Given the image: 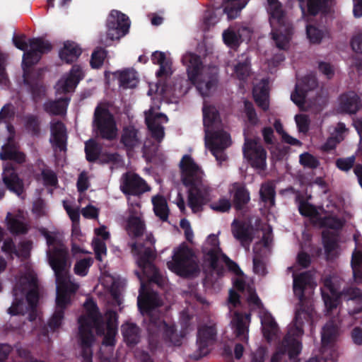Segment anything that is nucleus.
Wrapping results in <instances>:
<instances>
[{
	"label": "nucleus",
	"mask_w": 362,
	"mask_h": 362,
	"mask_svg": "<svg viewBox=\"0 0 362 362\" xmlns=\"http://www.w3.org/2000/svg\"><path fill=\"white\" fill-rule=\"evenodd\" d=\"M94 126L105 139H112L117 134V128L113 116L104 105H100L95 109Z\"/></svg>",
	"instance_id": "15"
},
{
	"label": "nucleus",
	"mask_w": 362,
	"mask_h": 362,
	"mask_svg": "<svg viewBox=\"0 0 362 362\" xmlns=\"http://www.w3.org/2000/svg\"><path fill=\"white\" fill-rule=\"evenodd\" d=\"M235 76L242 83L247 81L248 78H250V62L245 57L244 62H239L233 67Z\"/></svg>",
	"instance_id": "44"
},
{
	"label": "nucleus",
	"mask_w": 362,
	"mask_h": 362,
	"mask_svg": "<svg viewBox=\"0 0 362 362\" xmlns=\"http://www.w3.org/2000/svg\"><path fill=\"white\" fill-rule=\"evenodd\" d=\"M230 194L234 204H247L250 199L247 189L245 186L238 183L231 185Z\"/></svg>",
	"instance_id": "40"
},
{
	"label": "nucleus",
	"mask_w": 362,
	"mask_h": 362,
	"mask_svg": "<svg viewBox=\"0 0 362 362\" xmlns=\"http://www.w3.org/2000/svg\"><path fill=\"white\" fill-rule=\"evenodd\" d=\"M243 153L252 167L262 170L266 166V151L257 141L245 139Z\"/></svg>",
	"instance_id": "22"
},
{
	"label": "nucleus",
	"mask_w": 362,
	"mask_h": 362,
	"mask_svg": "<svg viewBox=\"0 0 362 362\" xmlns=\"http://www.w3.org/2000/svg\"><path fill=\"white\" fill-rule=\"evenodd\" d=\"M224 43L230 48H236L245 40L251 36L250 30L245 27L233 25L225 30L222 34Z\"/></svg>",
	"instance_id": "24"
},
{
	"label": "nucleus",
	"mask_w": 362,
	"mask_h": 362,
	"mask_svg": "<svg viewBox=\"0 0 362 362\" xmlns=\"http://www.w3.org/2000/svg\"><path fill=\"white\" fill-rule=\"evenodd\" d=\"M27 69H23V81L25 84L29 86L32 95L34 100H37L45 95L46 88L45 86L39 79L40 74H37V78L35 79L32 78L26 71Z\"/></svg>",
	"instance_id": "33"
},
{
	"label": "nucleus",
	"mask_w": 362,
	"mask_h": 362,
	"mask_svg": "<svg viewBox=\"0 0 362 362\" xmlns=\"http://www.w3.org/2000/svg\"><path fill=\"white\" fill-rule=\"evenodd\" d=\"M251 314L235 311L230 321V327L235 339L247 343Z\"/></svg>",
	"instance_id": "23"
},
{
	"label": "nucleus",
	"mask_w": 362,
	"mask_h": 362,
	"mask_svg": "<svg viewBox=\"0 0 362 362\" xmlns=\"http://www.w3.org/2000/svg\"><path fill=\"white\" fill-rule=\"evenodd\" d=\"M351 45L354 52L362 53V33L353 36Z\"/></svg>",
	"instance_id": "64"
},
{
	"label": "nucleus",
	"mask_w": 362,
	"mask_h": 362,
	"mask_svg": "<svg viewBox=\"0 0 362 362\" xmlns=\"http://www.w3.org/2000/svg\"><path fill=\"white\" fill-rule=\"evenodd\" d=\"M113 75L119 81V84L124 88L136 86L138 79L137 75L133 69H125L113 73Z\"/></svg>",
	"instance_id": "37"
},
{
	"label": "nucleus",
	"mask_w": 362,
	"mask_h": 362,
	"mask_svg": "<svg viewBox=\"0 0 362 362\" xmlns=\"http://www.w3.org/2000/svg\"><path fill=\"white\" fill-rule=\"evenodd\" d=\"M106 57V53L104 49H99L95 50L91 56L90 65L93 68L97 69L100 67Z\"/></svg>",
	"instance_id": "54"
},
{
	"label": "nucleus",
	"mask_w": 362,
	"mask_h": 362,
	"mask_svg": "<svg viewBox=\"0 0 362 362\" xmlns=\"http://www.w3.org/2000/svg\"><path fill=\"white\" fill-rule=\"evenodd\" d=\"M300 163L305 168L314 169L319 166L320 162L314 156L304 153L300 156Z\"/></svg>",
	"instance_id": "52"
},
{
	"label": "nucleus",
	"mask_w": 362,
	"mask_h": 362,
	"mask_svg": "<svg viewBox=\"0 0 362 362\" xmlns=\"http://www.w3.org/2000/svg\"><path fill=\"white\" fill-rule=\"evenodd\" d=\"M338 327L332 321L327 322L321 332L322 349L332 348L337 338Z\"/></svg>",
	"instance_id": "31"
},
{
	"label": "nucleus",
	"mask_w": 362,
	"mask_h": 362,
	"mask_svg": "<svg viewBox=\"0 0 362 362\" xmlns=\"http://www.w3.org/2000/svg\"><path fill=\"white\" fill-rule=\"evenodd\" d=\"M260 197L263 202L274 204L275 192L274 187L270 183H266L262 185L260 188Z\"/></svg>",
	"instance_id": "48"
},
{
	"label": "nucleus",
	"mask_w": 362,
	"mask_h": 362,
	"mask_svg": "<svg viewBox=\"0 0 362 362\" xmlns=\"http://www.w3.org/2000/svg\"><path fill=\"white\" fill-rule=\"evenodd\" d=\"M122 142L129 151L139 144L137 130L134 127H126L122 136Z\"/></svg>",
	"instance_id": "42"
},
{
	"label": "nucleus",
	"mask_w": 362,
	"mask_h": 362,
	"mask_svg": "<svg viewBox=\"0 0 362 362\" xmlns=\"http://www.w3.org/2000/svg\"><path fill=\"white\" fill-rule=\"evenodd\" d=\"M159 106L151 107L145 112V120L151 136L158 142H160L164 136V128L163 124L168 121V117L158 112Z\"/></svg>",
	"instance_id": "19"
},
{
	"label": "nucleus",
	"mask_w": 362,
	"mask_h": 362,
	"mask_svg": "<svg viewBox=\"0 0 362 362\" xmlns=\"http://www.w3.org/2000/svg\"><path fill=\"white\" fill-rule=\"evenodd\" d=\"M346 132L345 125L342 123H339L334 131L331 132V136L325 143L322 148L324 151H329L334 148L337 144L344 139Z\"/></svg>",
	"instance_id": "38"
},
{
	"label": "nucleus",
	"mask_w": 362,
	"mask_h": 362,
	"mask_svg": "<svg viewBox=\"0 0 362 362\" xmlns=\"http://www.w3.org/2000/svg\"><path fill=\"white\" fill-rule=\"evenodd\" d=\"M15 108L12 103H6L4 105L0 111V123L1 122H10L14 119Z\"/></svg>",
	"instance_id": "50"
},
{
	"label": "nucleus",
	"mask_w": 362,
	"mask_h": 362,
	"mask_svg": "<svg viewBox=\"0 0 362 362\" xmlns=\"http://www.w3.org/2000/svg\"><path fill=\"white\" fill-rule=\"evenodd\" d=\"M56 94H64L65 96L56 100H50L44 104L46 112L52 115H62L66 113L68 105V74H64L55 86Z\"/></svg>",
	"instance_id": "17"
},
{
	"label": "nucleus",
	"mask_w": 362,
	"mask_h": 362,
	"mask_svg": "<svg viewBox=\"0 0 362 362\" xmlns=\"http://www.w3.org/2000/svg\"><path fill=\"white\" fill-rule=\"evenodd\" d=\"M85 151L87 159L90 161H93L98 158L100 148L95 141L90 139L86 142Z\"/></svg>",
	"instance_id": "51"
},
{
	"label": "nucleus",
	"mask_w": 362,
	"mask_h": 362,
	"mask_svg": "<svg viewBox=\"0 0 362 362\" xmlns=\"http://www.w3.org/2000/svg\"><path fill=\"white\" fill-rule=\"evenodd\" d=\"M93 247L95 259L98 261H102V256L107 254L105 243L100 238H94L93 241Z\"/></svg>",
	"instance_id": "53"
},
{
	"label": "nucleus",
	"mask_w": 362,
	"mask_h": 362,
	"mask_svg": "<svg viewBox=\"0 0 362 362\" xmlns=\"http://www.w3.org/2000/svg\"><path fill=\"white\" fill-rule=\"evenodd\" d=\"M203 122L205 131V146L216 158L219 165L226 161L225 149L231 145L230 134L222 128L218 112L215 107H203Z\"/></svg>",
	"instance_id": "4"
},
{
	"label": "nucleus",
	"mask_w": 362,
	"mask_h": 362,
	"mask_svg": "<svg viewBox=\"0 0 362 362\" xmlns=\"http://www.w3.org/2000/svg\"><path fill=\"white\" fill-rule=\"evenodd\" d=\"M295 121L300 132L306 133L309 128L310 120L307 115L300 114L295 117Z\"/></svg>",
	"instance_id": "59"
},
{
	"label": "nucleus",
	"mask_w": 362,
	"mask_h": 362,
	"mask_svg": "<svg viewBox=\"0 0 362 362\" xmlns=\"http://www.w3.org/2000/svg\"><path fill=\"white\" fill-rule=\"evenodd\" d=\"M274 127L277 133L281 135L284 141L291 145H300V141L288 135L283 129V126L279 121H276Z\"/></svg>",
	"instance_id": "56"
},
{
	"label": "nucleus",
	"mask_w": 362,
	"mask_h": 362,
	"mask_svg": "<svg viewBox=\"0 0 362 362\" xmlns=\"http://www.w3.org/2000/svg\"><path fill=\"white\" fill-rule=\"evenodd\" d=\"M267 9L270 15L272 39L279 49H286L288 47L292 31L291 25L285 18L281 5L278 0H267Z\"/></svg>",
	"instance_id": "11"
},
{
	"label": "nucleus",
	"mask_w": 362,
	"mask_h": 362,
	"mask_svg": "<svg viewBox=\"0 0 362 362\" xmlns=\"http://www.w3.org/2000/svg\"><path fill=\"white\" fill-rule=\"evenodd\" d=\"M93 264V260L90 257H86L77 261L74 265V273L81 276L87 275L88 269Z\"/></svg>",
	"instance_id": "49"
},
{
	"label": "nucleus",
	"mask_w": 362,
	"mask_h": 362,
	"mask_svg": "<svg viewBox=\"0 0 362 362\" xmlns=\"http://www.w3.org/2000/svg\"><path fill=\"white\" fill-rule=\"evenodd\" d=\"M202 252L204 264L218 276H223L225 273V268L219 264L220 261L226 264L228 272L237 276L243 274L238 264L223 252L216 235L211 234L208 236L202 247Z\"/></svg>",
	"instance_id": "10"
},
{
	"label": "nucleus",
	"mask_w": 362,
	"mask_h": 362,
	"mask_svg": "<svg viewBox=\"0 0 362 362\" xmlns=\"http://www.w3.org/2000/svg\"><path fill=\"white\" fill-rule=\"evenodd\" d=\"M126 230L132 238H138L144 233L145 223L140 217L129 216L127 221Z\"/></svg>",
	"instance_id": "36"
},
{
	"label": "nucleus",
	"mask_w": 362,
	"mask_h": 362,
	"mask_svg": "<svg viewBox=\"0 0 362 362\" xmlns=\"http://www.w3.org/2000/svg\"><path fill=\"white\" fill-rule=\"evenodd\" d=\"M14 301L8 309L12 315L29 313L30 321L35 319V308L38 301L37 277L33 269H26L18 278L14 290Z\"/></svg>",
	"instance_id": "5"
},
{
	"label": "nucleus",
	"mask_w": 362,
	"mask_h": 362,
	"mask_svg": "<svg viewBox=\"0 0 362 362\" xmlns=\"http://www.w3.org/2000/svg\"><path fill=\"white\" fill-rule=\"evenodd\" d=\"M231 230L234 238L239 240L243 247H249L253 240L252 226L250 223L235 218L231 223Z\"/></svg>",
	"instance_id": "25"
},
{
	"label": "nucleus",
	"mask_w": 362,
	"mask_h": 362,
	"mask_svg": "<svg viewBox=\"0 0 362 362\" xmlns=\"http://www.w3.org/2000/svg\"><path fill=\"white\" fill-rule=\"evenodd\" d=\"M180 166L182 170V181L185 185H191L189 190V203L200 204L203 201L199 194V189L196 186L203 177V171L193 159L185 155L182 157Z\"/></svg>",
	"instance_id": "14"
},
{
	"label": "nucleus",
	"mask_w": 362,
	"mask_h": 362,
	"mask_svg": "<svg viewBox=\"0 0 362 362\" xmlns=\"http://www.w3.org/2000/svg\"><path fill=\"white\" fill-rule=\"evenodd\" d=\"M13 137L10 136L8 143L4 144L0 152V158L2 160H7L4 165L2 180L11 192L15 193L21 198L24 197V184L18 174V165L25 161V154L18 151L16 144L11 141Z\"/></svg>",
	"instance_id": "7"
},
{
	"label": "nucleus",
	"mask_w": 362,
	"mask_h": 362,
	"mask_svg": "<svg viewBox=\"0 0 362 362\" xmlns=\"http://www.w3.org/2000/svg\"><path fill=\"white\" fill-rule=\"evenodd\" d=\"M302 10L303 16L307 21L308 16H315L321 11H324L332 5V0H308L305 5V0H298Z\"/></svg>",
	"instance_id": "28"
},
{
	"label": "nucleus",
	"mask_w": 362,
	"mask_h": 362,
	"mask_svg": "<svg viewBox=\"0 0 362 362\" xmlns=\"http://www.w3.org/2000/svg\"><path fill=\"white\" fill-rule=\"evenodd\" d=\"M182 62L186 66L189 81L202 96L209 95L216 90L218 74L216 66H203L199 57L190 52L183 55Z\"/></svg>",
	"instance_id": "8"
},
{
	"label": "nucleus",
	"mask_w": 362,
	"mask_h": 362,
	"mask_svg": "<svg viewBox=\"0 0 362 362\" xmlns=\"http://www.w3.org/2000/svg\"><path fill=\"white\" fill-rule=\"evenodd\" d=\"M293 290L299 303L296 310L293 325L288 329L281 345L273 354L270 362H282L287 354L290 359L297 357L302 349L301 337L304 334V321L310 322L313 318V308L305 305V291L311 285L312 275L310 272H304L293 275Z\"/></svg>",
	"instance_id": "2"
},
{
	"label": "nucleus",
	"mask_w": 362,
	"mask_h": 362,
	"mask_svg": "<svg viewBox=\"0 0 362 362\" xmlns=\"http://www.w3.org/2000/svg\"><path fill=\"white\" fill-rule=\"evenodd\" d=\"M41 174L45 186L54 187L57 185V175L52 170L44 169Z\"/></svg>",
	"instance_id": "55"
},
{
	"label": "nucleus",
	"mask_w": 362,
	"mask_h": 362,
	"mask_svg": "<svg viewBox=\"0 0 362 362\" xmlns=\"http://www.w3.org/2000/svg\"><path fill=\"white\" fill-rule=\"evenodd\" d=\"M153 64L160 65V69L156 72L158 77L168 76L172 74L171 62L167 59L165 53L155 52L151 57Z\"/></svg>",
	"instance_id": "34"
},
{
	"label": "nucleus",
	"mask_w": 362,
	"mask_h": 362,
	"mask_svg": "<svg viewBox=\"0 0 362 362\" xmlns=\"http://www.w3.org/2000/svg\"><path fill=\"white\" fill-rule=\"evenodd\" d=\"M6 223L12 233H25L28 230V223L23 212L18 211L17 214L8 212L6 216Z\"/></svg>",
	"instance_id": "27"
},
{
	"label": "nucleus",
	"mask_w": 362,
	"mask_h": 362,
	"mask_svg": "<svg viewBox=\"0 0 362 362\" xmlns=\"http://www.w3.org/2000/svg\"><path fill=\"white\" fill-rule=\"evenodd\" d=\"M122 332L127 344L133 346L140 341V329L134 323H127L122 327Z\"/></svg>",
	"instance_id": "35"
},
{
	"label": "nucleus",
	"mask_w": 362,
	"mask_h": 362,
	"mask_svg": "<svg viewBox=\"0 0 362 362\" xmlns=\"http://www.w3.org/2000/svg\"><path fill=\"white\" fill-rule=\"evenodd\" d=\"M168 268L177 275L189 278L199 274L200 269L194 252L187 245H180L175 252L172 261L167 262Z\"/></svg>",
	"instance_id": "13"
},
{
	"label": "nucleus",
	"mask_w": 362,
	"mask_h": 362,
	"mask_svg": "<svg viewBox=\"0 0 362 362\" xmlns=\"http://www.w3.org/2000/svg\"><path fill=\"white\" fill-rule=\"evenodd\" d=\"M119 188L127 195H140L151 190V187L143 178L132 172L122 175Z\"/></svg>",
	"instance_id": "20"
},
{
	"label": "nucleus",
	"mask_w": 362,
	"mask_h": 362,
	"mask_svg": "<svg viewBox=\"0 0 362 362\" xmlns=\"http://www.w3.org/2000/svg\"><path fill=\"white\" fill-rule=\"evenodd\" d=\"M322 297L325 307L329 311H332L334 309L337 308L341 300L339 298L329 296V293H326L323 291L322 292Z\"/></svg>",
	"instance_id": "58"
},
{
	"label": "nucleus",
	"mask_w": 362,
	"mask_h": 362,
	"mask_svg": "<svg viewBox=\"0 0 362 362\" xmlns=\"http://www.w3.org/2000/svg\"><path fill=\"white\" fill-rule=\"evenodd\" d=\"M306 34L310 43H320L327 35V33L318 28L308 25L306 26Z\"/></svg>",
	"instance_id": "47"
},
{
	"label": "nucleus",
	"mask_w": 362,
	"mask_h": 362,
	"mask_svg": "<svg viewBox=\"0 0 362 362\" xmlns=\"http://www.w3.org/2000/svg\"><path fill=\"white\" fill-rule=\"evenodd\" d=\"M267 354L266 347L259 346L255 351L251 353L250 362H264L265 356Z\"/></svg>",
	"instance_id": "62"
},
{
	"label": "nucleus",
	"mask_w": 362,
	"mask_h": 362,
	"mask_svg": "<svg viewBox=\"0 0 362 362\" xmlns=\"http://www.w3.org/2000/svg\"><path fill=\"white\" fill-rule=\"evenodd\" d=\"M360 107L359 98L354 92L344 94L339 98V109L342 112L353 114L356 112Z\"/></svg>",
	"instance_id": "30"
},
{
	"label": "nucleus",
	"mask_w": 362,
	"mask_h": 362,
	"mask_svg": "<svg viewBox=\"0 0 362 362\" xmlns=\"http://www.w3.org/2000/svg\"><path fill=\"white\" fill-rule=\"evenodd\" d=\"M153 211L156 216L163 221H168L170 209L168 205H153Z\"/></svg>",
	"instance_id": "61"
},
{
	"label": "nucleus",
	"mask_w": 362,
	"mask_h": 362,
	"mask_svg": "<svg viewBox=\"0 0 362 362\" xmlns=\"http://www.w3.org/2000/svg\"><path fill=\"white\" fill-rule=\"evenodd\" d=\"M52 138L50 141L54 151H66V127L62 122H57L52 125Z\"/></svg>",
	"instance_id": "29"
},
{
	"label": "nucleus",
	"mask_w": 362,
	"mask_h": 362,
	"mask_svg": "<svg viewBox=\"0 0 362 362\" xmlns=\"http://www.w3.org/2000/svg\"><path fill=\"white\" fill-rule=\"evenodd\" d=\"M25 35H14L13 42L14 45L24 52L23 55L22 67L23 69H29L37 64L45 54L52 49V45L42 37H33L25 41Z\"/></svg>",
	"instance_id": "12"
},
{
	"label": "nucleus",
	"mask_w": 362,
	"mask_h": 362,
	"mask_svg": "<svg viewBox=\"0 0 362 362\" xmlns=\"http://www.w3.org/2000/svg\"><path fill=\"white\" fill-rule=\"evenodd\" d=\"M342 298L346 300L356 301L357 303H362V290L358 287L346 286L340 291Z\"/></svg>",
	"instance_id": "45"
},
{
	"label": "nucleus",
	"mask_w": 362,
	"mask_h": 362,
	"mask_svg": "<svg viewBox=\"0 0 362 362\" xmlns=\"http://www.w3.org/2000/svg\"><path fill=\"white\" fill-rule=\"evenodd\" d=\"M244 104L245 111L247 115L248 122L252 125L257 124L259 120L253 108L252 104L248 101H245Z\"/></svg>",
	"instance_id": "60"
},
{
	"label": "nucleus",
	"mask_w": 362,
	"mask_h": 362,
	"mask_svg": "<svg viewBox=\"0 0 362 362\" xmlns=\"http://www.w3.org/2000/svg\"><path fill=\"white\" fill-rule=\"evenodd\" d=\"M216 334L217 329L215 325H205L199 327L197 339V354L194 356L196 360H199L209 353V346L215 342Z\"/></svg>",
	"instance_id": "21"
},
{
	"label": "nucleus",
	"mask_w": 362,
	"mask_h": 362,
	"mask_svg": "<svg viewBox=\"0 0 362 362\" xmlns=\"http://www.w3.org/2000/svg\"><path fill=\"white\" fill-rule=\"evenodd\" d=\"M298 206V211L302 216L309 217L313 222L320 223L322 226L334 230H339L344 226V221L337 217H321L319 211H323V205H320L318 209L316 207V205Z\"/></svg>",
	"instance_id": "16"
},
{
	"label": "nucleus",
	"mask_w": 362,
	"mask_h": 362,
	"mask_svg": "<svg viewBox=\"0 0 362 362\" xmlns=\"http://www.w3.org/2000/svg\"><path fill=\"white\" fill-rule=\"evenodd\" d=\"M3 251L8 254L11 257L13 255L25 258L29 255L31 249V243L30 242L23 243L21 247L18 250L13 247V242L11 240H6L3 245Z\"/></svg>",
	"instance_id": "39"
},
{
	"label": "nucleus",
	"mask_w": 362,
	"mask_h": 362,
	"mask_svg": "<svg viewBox=\"0 0 362 362\" xmlns=\"http://www.w3.org/2000/svg\"><path fill=\"white\" fill-rule=\"evenodd\" d=\"M316 80L313 76H308L298 80L295 92L291 95L292 101L300 108H303L305 101V93L316 86Z\"/></svg>",
	"instance_id": "26"
},
{
	"label": "nucleus",
	"mask_w": 362,
	"mask_h": 362,
	"mask_svg": "<svg viewBox=\"0 0 362 362\" xmlns=\"http://www.w3.org/2000/svg\"><path fill=\"white\" fill-rule=\"evenodd\" d=\"M136 275L141 281L138 308L143 315L148 316L146 330L148 349L152 354L160 351L165 344L167 346H178L182 344L181 337L177 332L174 323H167L160 314L155 313L156 308L162 305V301L157 293L146 291L141 274L136 271Z\"/></svg>",
	"instance_id": "1"
},
{
	"label": "nucleus",
	"mask_w": 362,
	"mask_h": 362,
	"mask_svg": "<svg viewBox=\"0 0 362 362\" xmlns=\"http://www.w3.org/2000/svg\"><path fill=\"white\" fill-rule=\"evenodd\" d=\"M155 239L151 233L146 235L143 242H135L130 245L131 252L136 257V262L144 276L149 283L158 286L163 284V277L159 269L154 264L156 251L154 247Z\"/></svg>",
	"instance_id": "9"
},
{
	"label": "nucleus",
	"mask_w": 362,
	"mask_h": 362,
	"mask_svg": "<svg viewBox=\"0 0 362 362\" xmlns=\"http://www.w3.org/2000/svg\"><path fill=\"white\" fill-rule=\"evenodd\" d=\"M85 71L81 64H74L69 70V89L75 87L83 78Z\"/></svg>",
	"instance_id": "46"
},
{
	"label": "nucleus",
	"mask_w": 362,
	"mask_h": 362,
	"mask_svg": "<svg viewBox=\"0 0 362 362\" xmlns=\"http://www.w3.org/2000/svg\"><path fill=\"white\" fill-rule=\"evenodd\" d=\"M247 1L248 0H225L224 12L227 14L228 19L235 18Z\"/></svg>",
	"instance_id": "41"
},
{
	"label": "nucleus",
	"mask_w": 362,
	"mask_h": 362,
	"mask_svg": "<svg viewBox=\"0 0 362 362\" xmlns=\"http://www.w3.org/2000/svg\"><path fill=\"white\" fill-rule=\"evenodd\" d=\"M86 315L78 319V338L81 349V356L83 362H92V346L95 341L93 329H99L103 325L102 315L96 303L88 298L83 304Z\"/></svg>",
	"instance_id": "6"
},
{
	"label": "nucleus",
	"mask_w": 362,
	"mask_h": 362,
	"mask_svg": "<svg viewBox=\"0 0 362 362\" xmlns=\"http://www.w3.org/2000/svg\"><path fill=\"white\" fill-rule=\"evenodd\" d=\"M253 96L256 103L264 110L269 108V82L262 80L253 89Z\"/></svg>",
	"instance_id": "32"
},
{
	"label": "nucleus",
	"mask_w": 362,
	"mask_h": 362,
	"mask_svg": "<svg viewBox=\"0 0 362 362\" xmlns=\"http://www.w3.org/2000/svg\"><path fill=\"white\" fill-rule=\"evenodd\" d=\"M47 240V256L56 276V308L49 322L51 329L58 328L62 322L64 312L67 305V272L66 269V251L62 244V235L55 230H42Z\"/></svg>",
	"instance_id": "3"
},
{
	"label": "nucleus",
	"mask_w": 362,
	"mask_h": 362,
	"mask_svg": "<svg viewBox=\"0 0 362 362\" xmlns=\"http://www.w3.org/2000/svg\"><path fill=\"white\" fill-rule=\"evenodd\" d=\"M25 127L33 135H38L40 133L39 122L34 115H29L25 120Z\"/></svg>",
	"instance_id": "57"
},
{
	"label": "nucleus",
	"mask_w": 362,
	"mask_h": 362,
	"mask_svg": "<svg viewBox=\"0 0 362 362\" xmlns=\"http://www.w3.org/2000/svg\"><path fill=\"white\" fill-rule=\"evenodd\" d=\"M117 329L115 328H109L107 329V333L104 336L103 344L106 346H115L116 340L115 336L117 334Z\"/></svg>",
	"instance_id": "63"
},
{
	"label": "nucleus",
	"mask_w": 362,
	"mask_h": 362,
	"mask_svg": "<svg viewBox=\"0 0 362 362\" xmlns=\"http://www.w3.org/2000/svg\"><path fill=\"white\" fill-rule=\"evenodd\" d=\"M322 236L325 254L329 256L338 246L337 235L333 232L323 231Z\"/></svg>",
	"instance_id": "43"
},
{
	"label": "nucleus",
	"mask_w": 362,
	"mask_h": 362,
	"mask_svg": "<svg viewBox=\"0 0 362 362\" xmlns=\"http://www.w3.org/2000/svg\"><path fill=\"white\" fill-rule=\"evenodd\" d=\"M130 27L129 18L118 11H112L107 21V37L110 40H119L128 32Z\"/></svg>",
	"instance_id": "18"
}]
</instances>
